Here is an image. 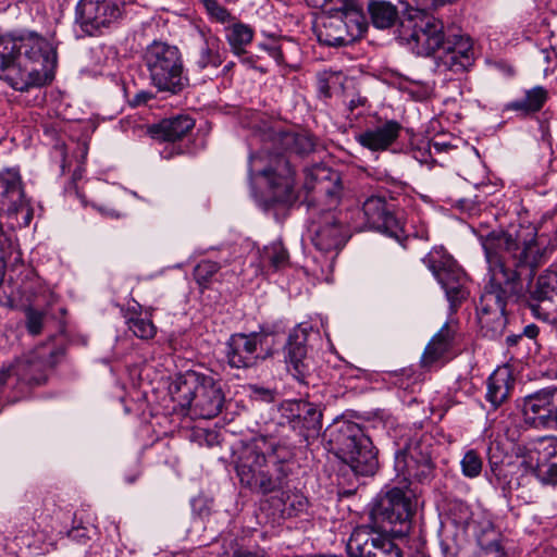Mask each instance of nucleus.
<instances>
[{
  "label": "nucleus",
  "mask_w": 557,
  "mask_h": 557,
  "mask_svg": "<svg viewBox=\"0 0 557 557\" xmlns=\"http://www.w3.org/2000/svg\"><path fill=\"white\" fill-rule=\"evenodd\" d=\"M482 246L490 280L476 306V315L483 336L495 339L506 329L507 301L518 295L519 278H532L547 261L548 249L534 239L519 243L505 232H491Z\"/></svg>",
  "instance_id": "1"
},
{
  "label": "nucleus",
  "mask_w": 557,
  "mask_h": 557,
  "mask_svg": "<svg viewBox=\"0 0 557 557\" xmlns=\"http://www.w3.org/2000/svg\"><path fill=\"white\" fill-rule=\"evenodd\" d=\"M403 13L401 35L414 42L417 53L432 55L435 71L460 73L473 62V49L468 36L446 34L443 22L429 13L445 3V0H413Z\"/></svg>",
  "instance_id": "2"
},
{
  "label": "nucleus",
  "mask_w": 557,
  "mask_h": 557,
  "mask_svg": "<svg viewBox=\"0 0 557 557\" xmlns=\"http://www.w3.org/2000/svg\"><path fill=\"white\" fill-rule=\"evenodd\" d=\"M57 50L44 36L33 30L0 35V78L13 89L26 91L53 78Z\"/></svg>",
  "instance_id": "3"
},
{
  "label": "nucleus",
  "mask_w": 557,
  "mask_h": 557,
  "mask_svg": "<svg viewBox=\"0 0 557 557\" xmlns=\"http://www.w3.org/2000/svg\"><path fill=\"white\" fill-rule=\"evenodd\" d=\"M288 455L286 447L263 435L244 443L235 460L240 485L262 496L283 490L289 474Z\"/></svg>",
  "instance_id": "4"
},
{
  "label": "nucleus",
  "mask_w": 557,
  "mask_h": 557,
  "mask_svg": "<svg viewBox=\"0 0 557 557\" xmlns=\"http://www.w3.org/2000/svg\"><path fill=\"white\" fill-rule=\"evenodd\" d=\"M315 184L311 187L319 195L315 202H309L311 214V242L322 251H337L349 238L347 212L338 210L342 195L341 177L337 172L317 169Z\"/></svg>",
  "instance_id": "5"
},
{
  "label": "nucleus",
  "mask_w": 557,
  "mask_h": 557,
  "mask_svg": "<svg viewBox=\"0 0 557 557\" xmlns=\"http://www.w3.org/2000/svg\"><path fill=\"white\" fill-rule=\"evenodd\" d=\"M335 455L356 475L371 476L379 468L377 451L362 428L352 421H337L329 430Z\"/></svg>",
  "instance_id": "6"
},
{
  "label": "nucleus",
  "mask_w": 557,
  "mask_h": 557,
  "mask_svg": "<svg viewBox=\"0 0 557 557\" xmlns=\"http://www.w3.org/2000/svg\"><path fill=\"white\" fill-rule=\"evenodd\" d=\"M171 394L182 408L202 419L216 417L224 406L222 384L210 374L187 371L171 387Z\"/></svg>",
  "instance_id": "7"
},
{
  "label": "nucleus",
  "mask_w": 557,
  "mask_h": 557,
  "mask_svg": "<svg viewBox=\"0 0 557 557\" xmlns=\"http://www.w3.org/2000/svg\"><path fill=\"white\" fill-rule=\"evenodd\" d=\"M143 62L151 85L159 91L177 95L187 87L188 76L176 46L154 40L145 49Z\"/></svg>",
  "instance_id": "8"
},
{
  "label": "nucleus",
  "mask_w": 557,
  "mask_h": 557,
  "mask_svg": "<svg viewBox=\"0 0 557 557\" xmlns=\"http://www.w3.org/2000/svg\"><path fill=\"white\" fill-rule=\"evenodd\" d=\"M414 508L411 495L393 487L376 502L371 510V519L382 532L404 537L410 532Z\"/></svg>",
  "instance_id": "9"
},
{
  "label": "nucleus",
  "mask_w": 557,
  "mask_h": 557,
  "mask_svg": "<svg viewBox=\"0 0 557 557\" xmlns=\"http://www.w3.org/2000/svg\"><path fill=\"white\" fill-rule=\"evenodd\" d=\"M422 262L445 290L451 310H456L469 295L466 286L468 278L463 270L443 247H434Z\"/></svg>",
  "instance_id": "10"
},
{
  "label": "nucleus",
  "mask_w": 557,
  "mask_h": 557,
  "mask_svg": "<svg viewBox=\"0 0 557 557\" xmlns=\"http://www.w3.org/2000/svg\"><path fill=\"white\" fill-rule=\"evenodd\" d=\"M125 4L126 0H79L75 8V24L84 35H102L121 22Z\"/></svg>",
  "instance_id": "11"
},
{
  "label": "nucleus",
  "mask_w": 557,
  "mask_h": 557,
  "mask_svg": "<svg viewBox=\"0 0 557 557\" xmlns=\"http://www.w3.org/2000/svg\"><path fill=\"white\" fill-rule=\"evenodd\" d=\"M521 276L519 278L520 290L517 297L525 306L532 315L544 322H553L557 317V272L545 271L534 283H529L525 292H522Z\"/></svg>",
  "instance_id": "12"
},
{
  "label": "nucleus",
  "mask_w": 557,
  "mask_h": 557,
  "mask_svg": "<svg viewBox=\"0 0 557 557\" xmlns=\"http://www.w3.org/2000/svg\"><path fill=\"white\" fill-rule=\"evenodd\" d=\"M262 157L250 156L249 171L251 174L262 175L269 180L272 189L271 202L288 205L295 200L294 185L295 172L290 161L283 154H275L270 160V165L259 168Z\"/></svg>",
  "instance_id": "13"
},
{
  "label": "nucleus",
  "mask_w": 557,
  "mask_h": 557,
  "mask_svg": "<svg viewBox=\"0 0 557 557\" xmlns=\"http://www.w3.org/2000/svg\"><path fill=\"white\" fill-rule=\"evenodd\" d=\"M521 413L525 425L545 431L557 430V386L541 388L524 396Z\"/></svg>",
  "instance_id": "14"
},
{
  "label": "nucleus",
  "mask_w": 557,
  "mask_h": 557,
  "mask_svg": "<svg viewBox=\"0 0 557 557\" xmlns=\"http://www.w3.org/2000/svg\"><path fill=\"white\" fill-rule=\"evenodd\" d=\"M268 334L262 332L235 333L226 343V359L231 368L250 369L269 356L264 348Z\"/></svg>",
  "instance_id": "15"
},
{
  "label": "nucleus",
  "mask_w": 557,
  "mask_h": 557,
  "mask_svg": "<svg viewBox=\"0 0 557 557\" xmlns=\"http://www.w3.org/2000/svg\"><path fill=\"white\" fill-rule=\"evenodd\" d=\"M281 424L289 428L306 441L319 434L322 428V412L306 400H286L281 405Z\"/></svg>",
  "instance_id": "16"
},
{
  "label": "nucleus",
  "mask_w": 557,
  "mask_h": 557,
  "mask_svg": "<svg viewBox=\"0 0 557 557\" xmlns=\"http://www.w3.org/2000/svg\"><path fill=\"white\" fill-rule=\"evenodd\" d=\"M368 527L354 530L347 550L352 557H400V552L394 542L384 534Z\"/></svg>",
  "instance_id": "17"
},
{
  "label": "nucleus",
  "mask_w": 557,
  "mask_h": 557,
  "mask_svg": "<svg viewBox=\"0 0 557 557\" xmlns=\"http://www.w3.org/2000/svg\"><path fill=\"white\" fill-rule=\"evenodd\" d=\"M394 203L384 197L371 196L362 206V212L370 228L382 232L400 242L404 230L400 221L394 214Z\"/></svg>",
  "instance_id": "18"
},
{
  "label": "nucleus",
  "mask_w": 557,
  "mask_h": 557,
  "mask_svg": "<svg viewBox=\"0 0 557 557\" xmlns=\"http://www.w3.org/2000/svg\"><path fill=\"white\" fill-rule=\"evenodd\" d=\"M307 331L300 326L290 332L285 346V362L288 372L300 383L307 384V379L313 372V362L307 355Z\"/></svg>",
  "instance_id": "19"
},
{
  "label": "nucleus",
  "mask_w": 557,
  "mask_h": 557,
  "mask_svg": "<svg viewBox=\"0 0 557 557\" xmlns=\"http://www.w3.org/2000/svg\"><path fill=\"white\" fill-rule=\"evenodd\" d=\"M27 207L20 172L16 169L0 171V213L16 214Z\"/></svg>",
  "instance_id": "20"
},
{
  "label": "nucleus",
  "mask_w": 557,
  "mask_h": 557,
  "mask_svg": "<svg viewBox=\"0 0 557 557\" xmlns=\"http://www.w3.org/2000/svg\"><path fill=\"white\" fill-rule=\"evenodd\" d=\"M401 129L403 126L399 122L387 120L357 134L355 139L360 146L372 152L386 151L396 143Z\"/></svg>",
  "instance_id": "21"
},
{
  "label": "nucleus",
  "mask_w": 557,
  "mask_h": 557,
  "mask_svg": "<svg viewBox=\"0 0 557 557\" xmlns=\"http://www.w3.org/2000/svg\"><path fill=\"white\" fill-rule=\"evenodd\" d=\"M395 470L408 483H430L435 475V462L413 459L412 456L395 455Z\"/></svg>",
  "instance_id": "22"
},
{
  "label": "nucleus",
  "mask_w": 557,
  "mask_h": 557,
  "mask_svg": "<svg viewBox=\"0 0 557 557\" xmlns=\"http://www.w3.org/2000/svg\"><path fill=\"white\" fill-rule=\"evenodd\" d=\"M534 475L544 484H557V438L550 437L542 442L537 450V461L533 469Z\"/></svg>",
  "instance_id": "23"
},
{
  "label": "nucleus",
  "mask_w": 557,
  "mask_h": 557,
  "mask_svg": "<svg viewBox=\"0 0 557 557\" xmlns=\"http://www.w3.org/2000/svg\"><path fill=\"white\" fill-rule=\"evenodd\" d=\"M195 126V122L188 115H178L164 119L149 127V134L159 141H176L184 138Z\"/></svg>",
  "instance_id": "24"
},
{
  "label": "nucleus",
  "mask_w": 557,
  "mask_h": 557,
  "mask_svg": "<svg viewBox=\"0 0 557 557\" xmlns=\"http://www.w3.org/2000/svg\"><path fill=\"white\" fill-rule=\"evenodd\" d=\"M515 380L508 368L495 370L487 380L486 399L494 408L499 407L509 396Z\"/></svg>",
  "instance_id": "25"
},
{
  "label": "nucleus",
  "mask_w": 557,
  "mask_h": 557,
  "mask_svg": "<svg viewBox=\"0 0 557 557\" xmlns=\"http://www.w3.org/2000/svg\"><path fill=\"white\" fill-rule=\"evenodd\" d=\"M318 39L330 47H342L355 40L347 25L336 15L327 17L318 30Z\"/></svg>",
  "instance_id": "26"
},
{
  "label": "nucleus",
  "mask_w": 557,
  "mask_h": 557,
  "mask_svg": "<svg viewBox=\"0 0 557 557\" xmlns=\"http://www.w3.org/2000/svg\"><path fill=\"white\" fill-rule=\"evenodd\" d=\"M548 99V91L543 86H535L525 90L524 97L508 102L506 111L518 112L522 116L539 112Z\"/></svg>",
  "instance_id": "27"
},
{
  "label": "nucleus",
  "mask_w": 557,
  "mask_h": 557,
  "mask_svg": "<svg viewBox=\"0 0 557 557\" xmlns=\"http://www.w3.org/2000/svg\"><path fill=\"white\" fill-rule=\"evenodd\" d=\"M453 341V332L447 323L432 337L430 343L424 349L421 358V363L425 368H431L440 361L448 351Z\"/></svg>",
  "instance_id": "28"
},
{
  "label": "nucleus",
  "mask_w": 557,
  "mask_h": 557,
  "mask_svg": "<svg viewBox=\"0 0 557 557\" xmlns=\"http://www.w3.org/2000/svg\"><path fill=\"white\" fill-rule=\"evenodd\" d=\"M202 46L199 51L198 59L196 61L197 66L200 70H205L209 66L219 67L224 60V50L222 49L221 40L211 33H201Z\"/></svg>",
  "instance_id": "29"
},
{
  "label": "nucleus",
  "mask_w": 557,
  "mask_h": 557,
  "mask_svg": "<svg viewBox=\"0 0 557 557\" xmlns=\"http://www.w3.org/2000/svg\"><path fill=\"white\" fill-rule=\"evenodd\" d=\"M434 438L429 433H414L395 455L412 456L414 459L434 462Z\"/></svg>",
  "instance_id": "30"
},
{
  "label": "nucleus",
  "mask_w": 557,
  "mask_h": 557,
  "mask_svg": "<svg viewBox=\"0 0 557 557\" xmlns=\"http://www.w3.org/2000/svg\"><path fill=\"white\" fill-rule=\"evenodd\" d=\"M338 18L345 22L350 35L356 39L367 29L366 16L362 7L354 1H347L336 14Z\"/></svg>",
  "instance_id": "31"
},
{
  "label": "nucleus",
  "mask_w": 557,
  "mask_h": 557,
  "mask_svg": "<svg viewBox=\"0 0 557 557\" xmlns=\"http://www.w3.org/2000/svg\"><path fill=\"white\" fill-rule=\"evenodd\" d=\"M277 143L289 153L308 154L314 149L312 137L306 133L285 132L278 135Z\"/></svg>",
  "instance_id": "32"
},
{
  "label": "nucleus",
  "mask_w": 557,
  "mask_h": 557,
  "mask_svg": "<svg viewBox=\"0 0 557 557\" xmlns=\"http://www.w3.org/2000/svg\"><path fill=\"white\" fill-rule=\"evenodd\" d=\"M372 24L380 29L392 27L398 18L395 5L387 1H372L368 4Z\"/></svg>",
  "instance_id": "33"
},
{
  "label": "nucleus",
  "mask_w": 557,
  "mask_h": 557,
  "mask_svg": "<svg viewBox=\"0 0 557 557\" xmlns=\"http://www.w3.org/2000/svg\"><path fill=\"white\" fill-rule=\"evenodd\" d=\"M33 363L26 359H17L15 362L0 369V385L9 383L10 379L30 383L35 380L32 374Z\"/></svg>",
  "instance_id": "34"
},
{
  "label": "nucleus",
  "mask_w": 557,
  "mask_h": 557,
  "mask_svg": "<svg viewBox=\"0 0 557 557\" xmlns=\"http://www.w3.org/2000/svg\"><path fill=\"white\" fill-rule=\"evenodd\" d=\"M252 37V28L243 23H236L226 30L227 42L232 51L238 55L245 52V47L251 42Z\"/></svg>",
  "instance_id": "35"
},
{
  "label": "nucleus",
  "mask_w": 557,
  "mask_h": 557,
  "mask_svg": "<svg viewBox=\"0 0 557 557\" xmlns=\"http://www.w3.org/2000/svg\"><path fill=\"white\" fill-rule=\"evenodd\" d=\"M461 471L466 478H476L480 475L483 467V461L480 454L474 449H469L463 455L461 461Z\"/></svg>",
  "instance_id": "36"
},
{
  "label": "nucleus",
  "mask_w": 557,
  "mask_h": 557,
  "mask_svg": "<svg viewBox=\"0 0 557 557\" xmlns=\"http://www.w3.org/2000/svg\"><path fill=\"white\" fill-rule=\"evenodd\" d=\"M221 265L211 260H202L194 269V278L200 287L206 288Z\"/></svg>",
  "instance_id": "37"
},
{
  "label": "nucleus",
  "mask_w": 557,
  "mask_h": 557,
  "mask_svg": "<svg viewBox=\"0 0 557 557\" xmlns=\"http://www.w3.org/2000/svg\"><path fill=\"white\" fill-rule=\"evenodd\" d=\"M128 329L135 336L141 339L152 338L156 334V326L152 321L146 317L137 315L128 319Z\"/></svg>",
  "instance_id": "38"
},
{
  "label": "nucleus",
  "mask_w": 557,
  "mask_h": 557,
  "mask_svg": "<svg viewBox=\"0 0 557 557\" xmlns=\"http://www.w3.org/2000/svg\"><path fill=\"white\" fill-rule=\"evenodd\" d=\"M265 256L271 265L276 269H283L288 264L289 255L281 242H274L265 248Z\"/></svg>",
  "instance_id": "39"
},
{
  "label": "nucleus",
  "mask_w": 557,
  "mask_h": 557,
  "mask_svg": "<svg viewBox=\"0 0 557 557\" xmlns=\"http://www.w3.org/2000/svg\"><path fill=\"white\" fill-rule=\"evenodd\" d=\"M282 502V512L288 516L304 511L307 506V498L299 493H283Z\"/></svg>",
  "instance_id": "40"
},
{
  "label": "nucleus",
  "mask_w": 557,
  "mask_h": 557,
  "mask_svg": "<svg viewBox=\"0 0 557 557\" xmlns=\"http://www.w3.org/2000/svg\"><path fill=\"white\" fill-rule=\"evenodd\" d=\"M206 12L215 21L224 23L231 18L230 12L216 0H199Z\"/></svg>",
  "instance_id": "41"
},
{
  "label": "nucleus",
  "mask_w": 557,
  "mask_h": 557,
  "mask_svg": "<svg viewBox=\"0 0 557 557\" xmlns=\"http://www.w3.org/2000/svg\"><path fill=\"white\" fill-rule=\"evenodd\" d=\"M26 327L32 335H38L44 325L45 313L34 308L26 310Z\"/></svg>",
  "instance_id": "42"
},
{
  "label": "nucleus",
  "mask_w": 557,
  "mask_h": 557,
  "mask_svg": "<svg viewBox=\"0 0 557 557\" xmlns=\"http://www.w3.org/2000/svg\"><path fill=\"white\" fill-rule=\"evenodd\" d=\"M480 557H506L505 549L497 540L482 545Z\"/></svg>",
  "instance_id": "43"
},
{
  "label": "nucleus",
  "mask_w": 557,
  "mask_h": 557,
  "mask_svg": "<svg viewBox=\"0 0 557 557\" xmlns=\"http://www.w3.org/2000/svg\"><path fill=\"white\" fill-rule=\"evenodd\" d=\"M333 78L332 74H329L326 72L320 73L318 75V89L319 94L323 96L324 98L331 97L330 91V81Z\"/></svg>",
  "instance_id": "44"
},
{
  "label": "nucleus",
  "mask_w": 557,
  "mask_h": 557,
  "mask_svg": "<svg viewBox=\"0 0 557 557\" xmlns=\"http://www.w3.org/2000/svg\"><path fill=\"white\" fill-rule=\"evenodd\" d=\"M252 394H253L255 398L261 399L264 401H272L274 398V394L271 389L260 387V386H253Z\"/></svg>",
  "instance_id": "45"
},
{
  "label": "nucleus",
  "mask_w": 557,
  "mask_h": 557,
  "mask_svg": "<svg viewBox=\"0 0 557 557\" xmlns=\"http://www.w3.org/2000/svg\"><path fill=\"white\" fill-rule=\"evenodd\" d=\"M67 536L77 543H85L88 539L85 528H74L69 531Z\"/></svg>",
  "instance_id": "46"
},
{
  "label": "nucleus",
  "mask_w": 557,
  "mask_h": 557,
  "mask_svg": "<svg viewBox=\"0 0 557 557\" xmlns=\"http://www.w3.org/2000/svg\"><path fill=\"white\" fill-rule=\"evenodd\" d=\"M539 327L535 324H528L524 326L523 332L521 333L522 336H527L529 338H535L539 335Z\"/></svg>",
  "instance_id": "47"
},
{
  "label": "nucleus",
  "mask_w": 557,
  "mask_h": 557,
  "mask_svg": "<svg viewBox=\"0 0 557 557\" xmlns=\"http://www.w3.org/2000/svg\"><path fill=\"white\" fill-rule=\"evenodd\" d=\"M522 338V334H511L506 337V344L508 347L516 346Z\"/></svg>",
  "instance_id": "48"
},
{
  "label": "nucleus",
  "mask_w": 557,
  "mask_h": 557,
  "mask_svg": "<svg viewBox=\"0 0 557 557\" xmlns=\"http://www.w3.org/2000/svg\"><path fill=\"white\" fill-rule=\"evenodd\" d=\"M367 99L362 97H357L356 99H351L348 103V109L354 111L358 106H363Z\"/></svg>",
  "instance_id": "49"
},
{
  "label": "nucleus",
  "mask_w": 557,
  "mask_h": 557,
  "mask_svg": "<svg viewBox=\"0 0 557 557\" xmlns=\"http://www.w3.org/2000/svg\"><path fill=\"white\" fill-rule=\"evenodd\" d=\"M493 472L496 474V476L506 475L507 471L504 467H492Z\"/></svg>",
  "instance_id": "50"
},
{
  "label": "nucleus",
  "mask_w": 557,
  "mask_h": 557,
  "mask_svg": "<svg viewBox=\"0 0 557 557\" xmlns=\"http://www.w3.org/2000/svg\"><path fill=\"white\" fill-rule=\"evenodd\" d=\"M137 476H138L137 473H135V474H133L131 476H126V482L134 483L136 481Z\"/></svg>",
  "instance_id": "51"
},
{
  "label": "nucleus",
  "mask_w": 557,
  "mask_h": 557,
  "mask_svg": "<svg viewBox=\"0 0 557 557\" xmlns=\"http://www.w3.org/2000/svg\"><path fill=\"white\" fill-rule=\"evenodd\" d=\"M507 485H508V486H507V488H508L509 491H512V490H515L516 487H518V486H519V483L513 484L511 481H509V482L507 483Z\"/></svg>",
  "instance_id": "52"
},
{
  "label": "nucleus",
  "mask_w": 557,
  "mask_h": 557,
  "mask_svg": "<svg viewBox=\"0 0 557 557\" xmlns=\"http://www.w3.org/2000/svg\"><path fill=\"white\" fill-rule=\"evenodd\" d=\"M3 276H4V270H3V267H0V285L3 282Z\"/></svg>",
  "instance_id": "53"
},
{
  "label": "nucleus",
  "mask_w": 557,
  "mask_h": 557,
  "mask_svg": "<svg viewBox=\"0 0 557 557\" xmlns=\"http://www.w3.org/2000/svg\"><path fill=\"white\" fill-rule=\"evenodd\" d=\"M108 214L119 216L114 210H111Z\"/></svg>",
  "instance_id": "54"
},
{
  "label": "nucleus",
  "mask_w": 557,
  "mask_h": 557,
  "mask_svg": "<svg viewBox=\"0 0 557 557\" xmlns=\"http://www.w3.org/2000/svg\"><path fill=\"white\" fill-rule=\"evenodd\" d=\"M490 463H492V465H493L492 467H494V466L496 467V463H493V460H492V459L490 460Z\"/></svg>",
  "instance_id": "55"
}]
</instances>
